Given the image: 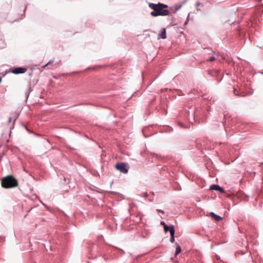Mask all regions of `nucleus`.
<instances>
[{
    "label": "nucleus",
    "instance_id": "obj_1",
    "mask_svg": "<svg viewBox=\"0 0 263 263\" xmlns=\"http://www.w3.org/2000/svg\"><path fill=\"white\" fill-rule=\"evenodd\" d=\"M148 6L153 10L151 12V15L154 17L167 16L171 13L170 11L168 9V6L164 4L159 3L156 4L149 3Z\"/></svg>",
    "mask_w": 263,
    "mask_h": 263
},
{
    "label": "nucleus",
    "instance_id": "obj_2",
    "mask_svg": "<svg viewBox=\"0 0 263 263\" xmlns=\"http://www.w3.org/2000/svg\"><path fill=\"white\" fill-rule=\"evenodd\" d=\"M17 181L12 176L4 178L2 180V186L4 188H11L17 186Z\"/></svg>",
    "mask_w": 263,
    "mask_h": 263
},
{
    "label": "nucleus",
    "instance_id": "obj_3",
    "mask_svg": "<svg viewBox=\"0 0 263 263\" xmlns=\"http://www.w3.org/2000/svg\"><path fill=\"white\" fill-rule=\"evenodd\" d=\"M205 110L201 108H197L194 111V119H200L206 117Z\"/></svg>",
    "mask_w": 263,
    "mask_h": 263
},
{
    "label": "nucleus",
    "instance_id": "obj_4",
    "mask_svg": "<svg viewBox=\"0 0 263 263\" xmlns=\"http://www.w3.org/2000/svg\"><path fill=\"white\" fill-rule=\"evenodd\" d=\"M116 168L117 170L119 171L120 172L123 174H127L128 171L129 167L127 165V164L120 162L118 163L116 165Z\"/></svg>",
    "mask_w": 263,
    "mask_h": 263
},
{
    "label": "nucleus",
    "instance_id": "obj_5",
    "mask_svg": "<svg viewBox=\"0 0 263 263\" xmlns=\"http://www.w3.org/2000/svg\"><path fill=\"white\" fill-rule=\"evenodd\" d=\"M27 70V69L25 67H18L14 68L12 70L11 72L15 74H21L25 73Z\"/></svg>",
    "mask_w": 263,
    "mask_h": 263
},
{
    "label": "nucleus",
    "instance_id": "obj_6",
    "mask_svg": "<svg viewBox=\"0 0 263 263\" xmlns=\"http://www.w3.org/2000/svg\"><path fill=\"white\" fill-rule=\"evenodd\" d=\"M210 190L219 191L221 193L225 192L224 189L221 187L219 185L213 184L210 187Z\"/></svg>",
    "mask_w": 263,
    "mask_h": 263
},
{
    "label": "nucleus",
    "instance_id": "obj_7",
    "mask_svg": "<svg viewBox=\"0 0 263 263\" xmlns=\"http://www.w3.org/2000/svg\"><path fill=\"white\" fill-rule=\"evenodd\" d=\"M159 38L165 39L166 38V31L165 28H163L161 30L159 34Z\"/></svg>",
    "mask_w": 263,
    "mask_h": 263
},
{
    "label": "nucleus",
    "instance_id": "obj_8",
    "mask_svg": "<svg viewBox=\"0 0 263 263\" xmlns=\"http://www.w3.org/2000/svg\"><path fill=\"white\" fill-rule=\"evenodd\" d=\"M164 230L165 232L169 231L170 233V234H171V232L172 231L173 232V230H175V229L173 225H171V226L165 225L164 227Z\"/></svg>",
    "mask_w": 263,
    "mask_h": 263
},
{
    "label": "nucleus",
    "instance_id": "obj_9",
    "mask_svg": "<svg viewBox=\"0 0 263 263\" xmlns=\"http://www.w3.org/2000/svg\"><path fill=\"white\" fill-rule=\"evenodd\" d=\"M210 215H211L212 217L217 221H219L222 219V218L221 216L215 214L213 212H211Z\"/></svg>",
    "mask_w": 263,
    "mask_h": 263
},
{
    "label": "nucleus",
    "instance_id": "obj_10",
    "mask_svg": "<svg viewBox=\"0 0 263 263\" xmlns=\"http://www.w3.org/2000/svg\"><path fill=\"white\" fill-rule=\"evenodd\" d=\"M175 230H173V231L171 232V238H170V241L172 242V243H174L175 241Z\"/></svg>",
    "mask_w": 263,
    "mask_h": 263
},
{
    "label": "nucleus",
    "instance_id": "obj_11",
    "mask_svg": "<svg viewBox=\"0 0 263 263\" xmlns=\"http://www.w3.org/2000/svg\"><path fill=\"white\" fill-rule=\"evenodd\" d=\"M233 91H234V95L236 96H238V97H245L246 96L245 94L238 93V91L237 90L236 88H234Z\"/></svg>",
    "mask_w": 263,
    "mask_h": 263
},
{
    "label": "nucleus",
    "instance_id": "obj_12",
    "mask_svg": "<svg viewBox=\"0 0 263 263\" xmlns=\"http://www.w3.org/2000/svg\"><path fill=\"white\" fill-rule=\"evenodd\" d=\"M181 248L180 246H179V245L177 244L176 251H175V255H177L178 254H179L181 252Z\"/></svg>",
    "mask_w": 263,
    "mask_h": 263
},
{
    "label": "nucleus",
    "instance_id": "obj_13",
    "mask_svg": "<svg viewBox=\"0 0 263 263\" xmlns=\"http://www.w3.org/2000/svg\"><path fill=\"white\" fill-rule=\"evenodd\" d=\"M118 251H119V254H120V255H123V254H125L124 251L123 250H122V249H118Z\"/></svg>",
    "mask_w": 263,
    "mask_h": 263
},
{
    "label": "nucleus",
    "instance_id": "obj_14",
    "mask_svg": "<svg viewBox=\"0 0 263 263\" xmlns=\"http://www.w3.org/2000/svg\"><path fill=\"white\" fill-rule=\"evenodd\" d=\"M54 60H50V61H49L45 65L43 66V67H45L46 66H47V65H50L51 64V63H52L53 62Z\"/></svg>",
    "mask_w": 263,
    "mask_h": 263
},
{
    "label": "nucleus",
    "instance_id": "obj_15",
    "mask_svg": "<svg viewBox=\"0 0 263 263\" xmlns=\"http://www.w3.org/2000/svg\"><path fill=\"white\" fill-rule=\"evenodd\" d=\"M129 205L131 209H133L136 206V204L134 203H130L129 204Z\"/></svg>",
    "mask_w": 263,
    "mask_h": 263
},
{
    "label": "nucleus",
    "instance_id": "obj_16",
    "mask_svg": "<svg viewBox=\"0 0 263 263\" xmlns=\"http://www.w3.org/2000/svg\"><path fill=\"white\" fill-rule=\"evenodd\" d=\"M215 60V58L214 57H211L210 58L209 61L210 62H213Z\"/></svg>",
    "mask_w": 263,
    "mask_h": 263
},
{
    "label": "nucleus",
    "instance_id": "obj_17",
    "mask_svg": "<svg viewBox=\"0 0 263 263\" xmlns=\"http://www.w3.org/2000/svg\"><path fill=\"white\" fill-rule=\"evenodd\" d=\"M196 5H197V10H200V9L198 8V7H199V6L200 5V3L199 2L197 3Z\"/></svg>",
    "mask_w": 263,
    "mask_h": 263
},
{
    "label": "nucleus",
    "instance_id": "obj_18",
    "mask_svg": "<svg viewBox=\"0 0 263 263\" xmlns=\"http://www.w3.org/2000/svg\"><path fill=\"white\" fill-rule=\"evenodd\" d=\"M157 211L159 212V213H161L162 214H164V212L162 210H157Z\"/></svg>",
    "mask_w": 263,
    "mask_h": 263
},
{
    "label": "nucleus",
    "instance_id": "obj_19",
    "mask_svg": "<svg viewBox=\"0 0 263 263\" xmlns=\"http://www.w3.org/2000/svg\"><path fill=\"white\" fill-rule=\"evenodd\" d=\"M161 223V225H164V226L165 225H166V224H165V222H164V221H161V223Z\"/></svg>",
    "mask_w": 263,
    "mask_h": 263
},
{
    "label": "nucleus",
    "instance_id": "obj_20",
    "mask_svg": "<svg viewBox=\"0 0 263 263\" xmlns=\"http://www.w3.org/2000/svg\"><path fill=\"white\" fill-rule=\"evenodd\" d=\"M179 125H180L181 127H183V128L184 127L183 126L182 123H179Z\"/></svg>",
    "mask_w": 263,
    "mask_h": 263
},
{
    "label": "nucleus",
    "instance_id": "obj_21",
    "mask_svg": "<svg viewBox=\"0 0 263 263\" xmlns=\"http://www.w3.org/2000/svg\"><path fill=\"white\" fill-rule=\"evenodd\" d=\"M147 193H144V197H147Z\"/></svg>",
    "mask_w": 263,
    "mask_h": 263
},
{
    "label": "nucleus",
    "instance_id": "obj_22",
    "mask_svg": "<svg viewBox=\"0 0 263 263\" xmlns=\"http://www.w3.org/2000/svg\"><path fill=\"white\" fill-rule=\"evenodd\" d=\"M11 121V118L10 117L9 119L8 122H9V123H10Z\"/></svg>",
    "mask_w": 263,
    "mask_h": 263
},
{
    "label": "nucleus",
    "instance_id": "obj_23",
    "mask_svg": "<svg viewBox=\"0 0 263 263\" xmlns=\"http://www.w3.org/2000/svg\"><path fill=\"white\" fill-rule=\"evenodd\" d=\"M63 178H64V180L66 182V179L65 177H63Z\"/></svg>",
    "mask_w": 263,
    "mask_h": 263
}]
</instances>
